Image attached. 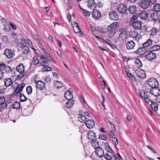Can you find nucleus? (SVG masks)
<instances>
[{
    "mask_svg": "<svg viewBox=\"0 0 160 160\" xmlns=\"http://www.w3.org/2000/svg\"><path fill=\"white\" fill-rule=\"evenodd\" d=\"M118 23L114 22L109 25L107 29V32L114 35L117 32L118 29Z\"/></svg>",
    "mask_w": 160,
    "mask_h": 160,
    "instance_id": "f257e3e1",
    "label": "nucleus"
},
{
    "mask_svg": "<svg viewBox=\"0 0 160 160\" xmlns=\"http://www.w3.org/2000/svg\"><path fill=\"white\" fill-rule=\"evenodd\" d=\"M90 117V114L88 112H84L82 113H79L78 115V120L82 123H85L88 119L87 117Z\"/></svg>",
    "mask_w": 160,
    "mask_h": 160,
    "instance_id": "f03ea898",
    "label": "nucleus"
},
{
    "mask_svg": "<svg viewBox=\"0 0 160 160\" xmlns=\"http://www.w3.org/2000/svg\"><path fill=\"white\" fill-rule=\"evenodd\" d=\"M147 83L152 88L158 87L159 86L158 82L154 78H149L147 81Z\"/></svg>",
    "mask_w": 160,
    "mask_h": 160,
    "instance_id": "7ed1b4c3",
    "label": "nucleus"
},
{
    "mask_svg": "<svg viewBox=\"0 0 160 160\" xmlns=\"http://www.w3.org/2000/svg\"><path fill=\"white\" fill-rule=\"evenodd\" d=\"M156 2V0H149V1L147 0L143 1L140 5L142 8L145 9L148 8L150 4L152 5L154 4Z\"/></svg>",
    "mask_w": 160,
    "mask_h": 160,
    "instance_id": "20e7f679",
    "label": "nucleus"
},
{
    "mask_svg": "<svg viewBox=\"0 0 160 160\" xmlns=\"http://www.w3.org/2000/svg\"><path fill=\"white\" fill-rule=\"evenodd\" d=\"M136 74L141 79H143L146 78V74L145 72L141 69H138L135 71Z\"/></svg>",
    "mask_w": 160,
    "mask_h": 160,
    "instance_id": "39448f33",
    "label": "nucleus"
},
{
    "mask_svg": "<svg viewBox=\"0 0 160 160\" xmlns=\"http://www.w3.org/2000/svg\"><path fill=\"white\" fill-rule=\"evenodd\" d=\"M25 85V83H24L19 84L14 92V95L18 96V94H19L22 92Z\"/></svg>",
    "mask_w": 160,
    "mask_h": 160,
    "instance_id": "423d86ee",
    "label": "nucleus"
},
{
    "mask_svg": "<svg viewBox=\"0 0 160 160\" xmlns=\"http://www.w3.org/2000/svg\"><path fill=\"white\" fill-rule=\"evenodd\" d=\"M109 17L111 19L116 21L119 18V16L117 12L114 11H110L109 14Z\"/></svg>",
    "mask_w": 160,
    "mask_h": 160,
    "instance_id": "0eeeda50",
    "label": "nucleus"
},
{
    "mask_svg": "<svg viewBox=\"0 0 160 160\" xmlns=\"http://www.w3.org/2000/svg\"><path fill=\"white\" fill-rule=\"evenodd\" d=\"M150 93L153 96L158 97L160 94V90L158 87L151 88L150 90Z\"/></svg>",
    "mask_w": 160,
    "mask_h": 160,
    "instance_id": "6e6552de",
    "label": "nucleus"
},
{
    "mask_svg": "<svg viewBox=\"0 0 160 160\" xmlns=\"http://www.w3.org/2000/svg\"><path fill=\"white\" fill-rule=\"evenodd\" d=\"M129 35L131 37L134 38L135 40L138 41L141 38V36L137 32L132 31L129 32Z\"/></svg>",
    "mask_w": 160,
    "mask_h": 160,
    "instance_id": "1a4fd4ad",
    "label": "nucleus"
},
{
    "mask_svg": "<svg viewBox=\"0 0 160 160\" xmlns=\"http://www.w3.org/2000/svg\"><path fill=\"white\" fill-rule=\"evenodd\" d=\"M128 35L125 31H123L119 34L118 40L120 42L126 41L128 38Z\"/></svg>",
    "mask_w": 160,
    "mask_h": 160,
    "instance_id": "9d476101",
    "label": "nucleus"
},
{
    "mask_svg": "<svg viewBox=\"0 0 160 160\" xmlns=\"http://www.w3.org/2000/svg\"><path fill=\"white\" fill-rule=\"evenodd\" d=\"M4 54L8 58H10L13 57L15 55V53L13 51L7 49L5 50Z\"/></svg>",
    "mask_w": 160,
    "mask_h": 160,
    "instance_id": "9b49d317",
    "label": "nucleus"
},
{
    "mask_svg": "<svg viewBox=\"0 0 160 160\" xmlns=\"http://www.w3.org/2000/svg\"><path fill=\"white\" fill-rule=\"evenodd\" d=\"M117 9L119 12L123 14L127 11V8L125 5L121 4L118 5Z\"/></svg>",
    "mask_w": 160,
    "mask_h": 160,
    "instance_id": "f8f14e48",
    "label": "nucleus"
},
{
    "mask_svg": "<svg viewBox=\"0 0 160 160\" xmlns=\"http://www.w3.org/2000/svg\"><path fill=\"white\" fill-rule=\"evenodd\" d=\"M21 110L22 115L24 116L31 115L32 112L31 110V108L29 107H28L26 108H21Z\"/></svg>",
    "mask_w": 160,
    "mask_h": 160,
    "instance_id": "ddd939ff",
    "label": "nucleus"
},
{
    "mask_svg": "<svg viewBox=\"0 0 160 160\" xmlns=\"http://www.w3.org/2000/svg\"><path fill=\"white\" fill-rule=\"evenodd\" d=\"M149 52L148 49H147L144 48V47L142 46V47L139 48L136 52L137 54L139 55H142L145 54L146 52Z\"/></svg>",
    "mask_w": 160,
    "mask_h": 160,
    "instance_id": "4468645a",
    "label": "nucleus"
},
{
    "mask_svg": "<svg viewBox=\"0 0 160 160\" xmlns=\"http://www.w3.org/2000/svg\"><path fill=\"white\" fill-rule=\"evenodd\" d=\"M36 87L37 89L42 90L45 87V83L42 81H38L36 83Z\"/></svg>",
    "mask_w": 160,
    "mask_h": 160,
    "instance_id": "2eb2a0df",
    "label": "nucleus"
},
{
    "mask_svg": "<svg viewBox=\"0 0 160 160\" xmlns=\"http://www.w3.org/2000/svg\"><path fill=\"white\" fill-rule=\"evenodd\" d=\"M95 152L100 158H102L104 155V152L102 148L99 147L95 149Z\"/></svg>",
    "mask_w": 160,
    "mask_h": 160,
    "instance_id": "dca6fc26",
    "label": "nucleus"
},
{
    "mask_svg": "<svg viewBox=\"0 0 160 160\" xmlns=\"http://www.w3.org/2000/svg\"><path fill=\"white\" fill-rule=\"evenodd\" d=\"M72 91V88H69L68 90L65 92L64 96L68 100H72L73 98L72 94L71 92Z\"/></svg>",
    "mask_w": 160,
    "mask_h": 160,
    "instance_id": "f3484780",
    "label": "nucleus"
},
{
    "mask_svg": "<svg viewBox=\"0 0 160 160\" xmlns=\"http://www.w3.org/2000/svg\"><path fill=\"white\" fill-rule=\"evenodd\" d=\"M92 15L93 18L98 19L101 17V13L97 9H94L92 12Z\"/></svg>",
    "mask_w": 160,
    "mask_h": 160,
    "instance_id": "a211bd4d",
    "label": "nucleus"
},
{
    "mask_svg": "<svg viewBox=\"0 0 160 160\" xmlns=\"http://www.w3.org/2000/svg\"><path fill=\"white\" fill-rule=\"evenodd\" d=\"M145 55V57L148 60L151 61L152 60L156 58V54L152 52H149Z\"/></svg>",
    "mask_w": 160,
    "mask_h": 160,
    "instance_id": "6ab92c4d",
    "label": "nucleus"
},
{
    "mask_svg": "<svg viewBox=\"0 0 160 160\" xmlns=\"http://www.w3.org/2000/svg\"><path fill=\"white\" fill-rule=\"evenodd\" d=\"M85 123L87 127L90 129L92 128L95 125V122L94 120L92 119L89 120L88 118Z\"/></svg>",
    "mask_w": 160,
    "mask_h": 160,
    "instance_id": "aec40b11",
    "label": "nucleus"
},
{
    "mask_svg": "<svg viewBox=\"0 0 160 160\" xmlns=\"http://www.w3.org/2000/svg\"><path fill=\"white\" fill-rule=\"evenodd\" d=\"M151 17L153 20L156 21L160 18V14L157 12H154L151 13Z\"/></svg>",
    "mask_w": 160,
    "mask_h": 160,
    "instance_id": "412c9836",
    "label": "nucleus"
},
{
    "mask_svg": "<svg viewBox=\"0 0 160 160\" xmlns=\"http://www.w3.org/2000/svg\"><path fill=\"white\" fill-rule=\"evenodd\" d=\"M135 46V43L132 40L129 41L126 44L127 48L128 50L133 49Z\"/></svg>",
    "mask_w": 160,
    "mask_h": 160,
    "instance_id": "4be33fe9",
    "label": "nucleus"
},
{
    "mask_svg": "<svg viewBox=\"0 0 160 160\" xmlns=\"http://www.w3.org/2000/svg\"><path fill=\"white\" fill-rule=\"evenodd\" d=\"M142 22H141L136 21L133 22V27L136 30H139L141 28Z\"/></svg>",
    "mask_w": 160,
    "mask_h": 160,
    "instance_id": "5701e85b",
    "label": "nucleus"
},
{
    "mask_svg": "<svg viewBox=\"0 0 160 160\" xmlns=\"http://www.w3.org/2000/svg\"><path fill=\"white\" fill-rule=\"evenodd\" d=\"M152 44V41L151 39H149L148 40L145 42L143 43L142 45L144 47V48L148 49V50L149 51L150 49V47H149V46H151Z\"/></svg>",
    "mask_w": 160,
    "mask_h": 160,
    "instance_id": "b1692460",
    "label": "nucleus"
},
{
    "mask_svg": "<svg viewBox=\"0 0 160 160\" xmlns=\"http://www.w3.org/2000/svg\"><path fill=\"white\" fill-rule=\"evenodd\" d=\"M87 137L88 139L92 140L96 137V135L93 131H90L88 133Z\"/></svg>",
    "mask_w": 160,
    "mask_h": 160,
    "instance_id": "393cba45",
    "label": "nucleus"
},
{
    "mask_svg": "<svg viewBox=\"0 0 160 160\" xmlns=\"http://www.w3.org/2000/svg\"><path fill=\"white\" fill-rule=\"evenodd\" d=\"M5 99L4 97H0V107H2L3 108H6L7 104L5 102Z\"/></svg>",
    "mask_w": 160,
    "mask_h": 160,
    "instance_id": "a878e982",
    "label": "nucleus"
},
{
    "mask_svg": "<svg viewBox=\"0 0 160 160\" xmlns=\"http://www.w3.org/2000/svg\"><path fill=\"white\" fill-rule=\"evenodd\" d=\"M88 7L90 9L95 8L96 5L94 0H89L88 2Z\"/></svg>",
    "mask_w": 160,
    "mask_h": 160,
    "instance_id": "bb28decb",
    "label": "nucleus"
},
{
    "mask_svg": "<svg viewBox=\"0 0 160 160\" xmlns=\"http://www.w3.org/2000/svg\"><path fill=\"white\" fill-rule=\"evenodd\" d=\"M148 13L145 11L141 12L139 14L140 17L142 19H146L148 18Z\"/></svg>",
    "mask_w": 160,
    "mask_h": 160,
    "instance_id": "cd10ccee",
    "label": "nucleus"
},
{
    "mask_svg": "<svg viewBox=\"0 0 160 160\" xmlns=\"http://www.w3.org/2000/svg\"><path fill=\"white\" fill-rule=\"evenodd\" d=\"M18 46L20 48H22L26 45V41L25 39L22 38L20 42H18L17 43Z\"/></svg>",
    "mask_w": 160,
    "mask_h": 160,
    "instance_id": "c85d7f7f",
    "label": "nucleus"
},
{
    "mask_svg": "<svg viewBox=\"0 0 160 160\" xmlns=\"http://www.w3.org/2000/svg\"><path fill=\"white\" fill-rule=\"evenodd\" d=\"M16 69L19 72H24V66L22 64H20L17 67Z\"/></svg>",
    "mask_w": 160,
    "mask_h": 160,
    "instance_id": "c756f323",
    "label": "nucleus"
},
{
    "mask_svg": "<svg viewBox=\"0 0 160 160\" xmlns=\"http://www.w3.org/2000/svg\"><path fill=\"white\" fill-rule=\"evenodd\" d=\"M4 82L5 86L7 87L9 86L13 82L12 81L10 78H8L5 79Z\"/></svg>",
    "mask_w": 160,
    "mask_h": 160,
    "instance_id": "7c9ffc66",
    "label": "nucleus"
},
{
    "mask_svg": "<svg viewBox=\"0 0 160 160\" xmlns=\"http://www.w3.org/2000/svg\"><path fill=\"white\" fill-rule=\"evenodd\" d=\"M74 102L72 100H68L65 104V107L68 108H70L72 107Z\"/></svg>",
    "mask_w": 160,
    "mask_h": 160,
    "instance_id": "2f4dec72",
    "label": "nucleus"
},
{
    "mask_svg": "<svg viewBox=\"0 0 160 160\" xmlns=\"http://www.w3.org/2000/svg\"><path fill=\"white\" fill-rule=\"evenodd\" d=\"M151 107L152 108L154 111H157L158 109V105L156 102H153L151 101Z\"/></svg>",
    "mask_w": 160,
    "mask_h": 160,
    "instance_id": "473e14b6",
    "label": "nucleus"
},
{
    "mask_svg": "<svg viewBox=\"0 0 160 160\" xmlns=\"http://www.w3.org/2000/svg\"><path fill=\"white\" fill-rule=\"evenodd\" d=\"M128 11L130 13L133 14L137 12V8L135 5L130 6L128 8Z\"/></svg>",
    "mask_w": 160,
    "mask_h": 160,
    "instance_id": "72a5a7b5",
    "label": "nucleus"
},
{
    "mask_svg": "<svg viewBox=\"0 0 160 160\" xmlns=\"http://www.w3.org/2000/svg\"><path fill=\"white\" fill-rule=\"evenodd\" d=\"M91 144L92 147H93L95 149L99 147V142H98L96 140H92L91 142Z\"/></svg>",
    "mask_w": 160,
    "mask_h": 160,
    "instance_id": "f704fd0d",
    "label": "nucleus"
},
{
    "mask_svg": "<svg viewBox=\"0 0 160 160\" xmlns=\"http://www.w3.org/2000/svg\"><path fill=\"white\" fill-rule=\"evenodd\" d=\"M22 48V53L23 54H26L28 53L29 52V48L26 45Z\"/></svg>",
    "mask_w": 160,
    "mask_h": 160,
    "instance_id": "c9c22d12",
    "label": "nucleus"
},
{
    "mask_svg": "<svg viewBox=\"0 0 160 160\" xmlns=\"http://www.w3.org/2000/svg\"><path fill=\"white\" fill-rule=\"evenodd\" d=\"M149 97L148 93L147 92H144V98L143 99L147 103H149L151 101L149 98Z\"/></svg>",
    "mask_w": 160,
    "mask_h": 160,
    "instance_id": "e433bc0d",
    "label": "nucleus"
},
{
    "mask_svg": "<svg viewBox=\"0 0 160 160\" xmlns=\"http://www.w3.org/2000/svg\"><path fill=\"white\" fill-rule=\"evenodd\" d=\"M160 49V46L159 45H156L150 47L149 52H152L156 51Z\"/></svg>",
    "mask_w": 160,
    "mask_h": 160,
    "instance_id": "4c0bfd02",
    "label": "nucleus"
},
{
    "mask_svg": "<svg viewBox=\"0 0 160 160\" xmlns=\"http://www.w3.org/2000/svg\"><path fill=\"white\" fill-rule=\"evenodd\" d=\"M55 86L58 88H60L63 86V84L61 82L56 81L54 83Z\"/></svg>",
    "mask_w": 160,
    "mask_h": 160,
    "instance_id": "58836bf2",
    "label": "nucleus"
},
{
    "mask_svg": "<svg viewBox=\"0 0 160 160\" xmlns=\"http://www.w3.org/2000/svg\"><path fill=\"white\" fill-rule=\"evenodd\" d=\"M40 61L38 59V58L34 56L32 58V64H33L34 65H37L39 63Z\"/></svg>",
    "mask_w": 160,
    "mask_h": 160,
    "instance_id": "ea45409f",
    "label": "nucleus"
},
{
    "mask_svg": "<svg viewBox=\"0 0 160 160\" xmlns=\"http://www.w3.org/2000/svg\"><path fill=\"white\" fill-rule=\"evenodd\" d=\"M20 107V102H15L13 104L12 108L13 109H19Z\"/></svg>",
    "mask_w": 160,
    "mask_h": 160,
    "instance_id": "a19ab883",
    "label": "nucleus"
},
{
    "mask_svg": "<svg viewBox=\"0 0 160 160\" xmlns=\"http://www.w3.org/2000/svg\"><path fill=\"white\" fill-rule=\"evenodd\" d=\"M153 6V8L154 10V12H158L160 11V4L155 3Z\"/></svg>",
    "mask_w": 160,
    "mask_h": 160,
    "instance_id": "79ce46f5",
    "label": "nucleus"
},
{
    "mask_svg": "<svg viewBox=\"0 0 160 160\" xmlns=\"http://www.w3.org/2000/svg\"><path fill=\"white\" fill-rule=\"evenodd\" d=\"M73 25L75 27H76V29H77V30L76 31V29L73 28V30L76 33H79L81 31L80 28L78 24L75 22Z\"/></svg>",
    "mask_w": 160,
    "mask_h": 160,
    "instance_id": "37998d69",
    "label": "nucleus"
},
{
    "mask_svg": "<svg viewBox=\"0 0 160 160\" xmlns=\"http://www.w3.org/2000/svg\"><path fill=\"white\" fill-rule=\"evenodd\" d=\"M135 62L136 64V66L138 68H140L142 67V64L141 60L139 59H137L135 60Z\"/></svg>",
    "mask_w": 160,
    "mask_h": 160,
    "instance_id": "c03bdc74",
    "label": "nucleus"
},
{
    "mask_svg": "<svg viewBox=\"0 0 160 160\" xmlns=\"http://www.w3.org/2000/svg\"><path fill=\"white\" fill-rule=\"evenodd\" d=\"M4 70L8 73H10L12 71V70L10 67L6 65L5 64Z\"/></svg>",
    "mask_w": 160,
    "mask_h": 160,
    "instance_id": "a18cd8bd",
    "label": "nucleus"
},
{
    "mask_svg": "<svg viewBox=\"0 0 160 160\" xmlns=\"http://www.w3.org/2000/svg\"><path fill=\"white\" fill-rule=\"evenodd\" d=\"M20 102H23L27 100V98L23 93H20Z\"/></svg>",
    "mask_w": 160,
    "mask_h": 160,
    "instance_id": "49530a36",
    "label": "nucleus"
},
{
    "mask_svg": "<svg viewBox=\"0 0 160 160\" xmlns=\"http://www.w3.org/2000/svg\"><path fill=\"white\" fill-rule=\"evenodd\" d=\"M52 70L51 68L48 66H44L41 69V71L42 72L50 71Z\"/></svg>",
    "mask_w": 160,
    "mask_h": 160,
    "instance_id": "de8ad7c7",
    "label": "nucleus"
},
{
    "mask_svg": "<svg viewBox=\"0 0 160 160\" xmlns=\"http://www.w3.org/2000/svg\"><path fill=\"white\" fill-rule=\"evenodd\" d=\"M105 159L107 160H111L113 158L112 156V157L111 155H109L108 153L104 154V156Z\"/></svg>",
    "mask_w": 160,
    "mask_h": 160,
    "instance_id": "09e8293b",
    "label": "nucleus"
},
{
    "mask_svg": "<svg viewBox=\"0 0 160 160\" xmlns=\"http://www.w3.org/2000/svg\"><path fill=\"white\" fill-rule=\"evenodd\" d=\"M26 91L28 94H31L32 92V87L29 86L26 88Z\"/></svg>",
    "mask_w": 160,
    "mask_h": 160,
    "instance_id": "8fccbe9b",
    "label": "nucleus"
},
{
    "mask_svg": "<svg viewBox=\"0 0 160 160\" xmlns=\"http://www.w3.org/2000/svg\"><path fill=\"white\" fill-rule=\"evenodd\" d=\"M4 26L3 30L5 31H9L10 30V27L8 24L4 25Z\"/></svg>",
    "mask_w": 160,
    "mask_h": 160,
    "instance_id": "3c124183",
    "label": "nucleus"
},
{
    "mask_svg": "<svg viewBox=\"0 0 160 160\" xmlns=\"http://www.w3.org/2000/svg\"><path fill=\"white\" fill-rule=\"evenodd\" d=\"M12 37L14 39V41L16 43H18V36L15 33L12 34Z\"/></svg>",
    "mask_w": 160,
    "mask_h": 160,
    "instance_id": "603ef678",
    "label": "nucleus"
},
{
    "mask_svg": "<svg viewBox=\"0 0 160 160\" xmlns=\"http://www.w3.org/2000/svg\"><path fill=\"white\" fill-rule=\"evenodd\" d=\"M99 138L100 139L104 140H106L107 138V137L106 135L103 134L100 135L99 137Z\"/></svg>",
    "mask_w": 160,
    "mask_h": 160,
    "instance_id": "864d4df0",
    "label": "nucleus"
},
{
    "mask_svg": "<svg viewBox=\"0 0 160 160\" xmlns=\"http://www.w3.org/2000/svg\"><path fill=\"white\" fill-rule=\"evenodd\" d=\"M158 31V29L156 28H153L151 30L152 32L151 34L153 35H155L156 34Z\"/></svg>",
    "mask_w": 160,
    "mask_h": 160,
    "instance_id": "5fc2aeb1",
    "label": "nucleus"
},
{
    "mask_svg": "<svg viewBox=\"0 0 160 160\" xmlns=\"http://www.w3.org/2000/svg\"><path fill=\"white\" fill-rule=\"evenodd\" d=\"M82 11L84 15L86 16H89L91 14L90 12H88L84 9H82Z\"/></svg>",
    "mask_w": 160,
    "mask_h": 160,
    "instance_id": "6e6d98bb",
    "label": "nucleus"
},
{
    "mask_svg": "<svg viewBox=\"0 0 160 160\" xmlns=\"http://www.w3.org/2000/svg\"><path fill=\"white\" fill-rule=\"evenodd\" d=\"M40 64L42 66H48L49 64L48 62L45 61H42L40 62Z\"/></svg>",
    "mask_w": 160,
    "mask_h": 160,
    "instance_id": "4d7b16f0",
    "label": "nucleus"
},
{
    "mask_svg": "<svg viewBox=\"0 0 160 160\" xmlns=\"http://www.w3.org/2000/svg\"><path fill=\"white\" fill-rule=\"evenodd\" d=\"M106 149L108 152L110 153H112V154H115V153L113 151L112 149L111 148L110 146L108 148H107Z\"/></svg>",
    "mask_w": 160,
    "mask_h": 160,
    "instance_id": "13d9d810",
    "label": "nucleus"
},
{
    "mask_svg": "<svg viewBox=\"0 0 160 160\" xmlns=\"http://www.w3.org/2000/svg\"><path fill=\"white\" fill-rule=\"evenodd\" d=\"M2 40L5 43H7L8 41V37L6 36H3L2 37Z\"/></svg>",
    "mask_w": 160,
    "mask_h": 160,
    "instance_id": "bf43d9fd",
    "label": "nucleus"
},
{
    "mask_svg": "<svg viewBox=\"0 0 160 160\" xmlns=\"http://www.w3.org/2000/svg\"><path fill=\"white\" fill-rule=\"evenodd\" d=\"M112 141L114 144V145H117L118 144V140L117 138L114 137L112 139Z\"/></svg>",
    "mask_w": 160,
    "mask_h": 160,
    "instance_id": "052dcab7",
    "label": "nucleus"
},
{
    "mask_svg": "<svg viewBox=\"0 0 160 160\" xmlns=\"http://www.w3.org/2000/svg\"><path fill=\"white\" fill-rule=\"evenodd\" d=\"M137 19V15H134L131 19V20L132 22H136Z\"/></svg>",
    "mask_w": 160,
    "mask_h": 160,
    "instance_id": "680f3d73",
    "label": "nucleus"
},
{
    "mask_svg": "<svg viewBox=\"0 0 160 160\" xmlns=\"http://www.w3.org/2000/svg\"><path fill=\"white\" fill-rule=\"evenodd\" d=\"M98 29L99 32L104 33V30L101 27H98Z\"/></svg>",
    "mask_w": 160,
    "mask_h": 160,
    "instance_id": "e2e57ef3",
    "label": "nucleus"
},
{
    "mask_svg": "<svg viewBox=\"0 0 160 160\" xmlns=\"http://www.w3.org/2000/svg\"><path fill=\"white\" fill-rule=\"evenodd\" d=\"M1 21L3 25L8 24L6 22V20L2 18H1Z\"/></svg>",
    "mask_w": 160,
    "mask_h": 160,
    "instance_id": "0e129e2a",
    "label": "nucleus"
},
{
    "mask_svg": "<svg viewBox=\"0 0 160 160\" xmlns=\"http://www.w3.org/2000/svg\"><path fill=\"white\" fill-rule=\"evenodd\" d=\"M20 74L18 76V78L19 79H21L23 77L24 75L25 74L24 72H19Z\"/></svg>",
    "mask_w": 160,
    "mask_h": 160,
    "instance_id": "69168bd1",
    "label": "nucleus"
},
{
    "mask_svg": "<svg viewBox=\"0 0 160 160\" xmlns=\"http://www.w3.org/2000/svg\"><path fill=\"white\" fill-rule=\"evenodd\" d=\"M4 72L2 70H0V80L3 78H4Z\"/></svg>",
    "mask_w": 160,
    "mask_h": 160,
    "instance_id": "338daca9",
    "label": "nucleus"
},
{
    "mask_svg": "<svg viewBox=\"0 0 160 160\" xmlns=\"http://www.w3.org/2000/svg\"><path fill=\"white\" fill-rule=\"evenodd\" d=\"M109 136L111 138H113L115 135V133L112 131H110L109 133Z\"/></svg>",
    "mask_w": 160,
    "mask_h": 160,
    "instance_id": "774afa93",
    "label": "nucleus"
}]
</instances>
